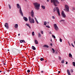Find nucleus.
Returning a JSON list of instances; mask_svg holds the SVG:
<instances>
[{
	"mask_svg": "<svg viewBox=\"0 0 75 75\" xmlns=\"http://www.w3.org/2000/svg\"><path fill=\"white\" fill-rule=\"evenodd\" d=\"M17 7L18 9H19V11L20 14L23 17V11H22V10H21V6H20L19 4H16Z\"/></svg>",
	"mask_w": 75,
	"mask_h": 75,
	"instance_id": "nucleus-1",
	"label": "nucleus"
},
{
	"mask_svg": "<svg viewBox=\"0 0 75 75\" xmlns=\"http://www.w3.org/2000/svg\"><path fill=\"white\" fill-rule=\"evenodd\" d=\"M51 2L52 3H53L54 5L56 7L59 4V2L57 1V0H51Z\"/></svg>",
	"mask_w": 75,
	"mask_h": 75,
	"instance_id": "nucleus-2",
	"label": "nucleus"
},
{
	"mask_svg": "<svg viewBox=\"0 0 75 75\" xmlns=\"http://www.w3.org/2000/svg\"><path fill=\"white\" fill-rule=\"evenodd\" d=\"M33 4L36 9L39 10L40 7V4L38 3L35 2L33 3Z\"/></svg>",
	"mask_w": 75,
	"mask_h": 75,
	"instance_id": "nucleus-3",
	"label": "nucleus"
},
{
	"mask_svg": "<svg viewBox=\"0 0 75 75\" xmlns=\"http://www.w3.org/2000/svg\"><path fill=\"white\" fill-rule=\"evenodd\" d=\"M57 11V12L59 15V16H60V13H59V8L58 7H55L53 9V12H55Z\"/></svg>",
	"mask_w": 75,
	"mask_h": 75,
	"instance_id": "nucleus-4",
	"label": "nucleus"
},
{
	"mask_svg": "<svg viewBox=\"0 0 75 75\" xmlns=\"http://www.w3.org/2000/svg\"><path fill=\"white\" fill-rule=\"evenodd\" d=\"M28 20L30 22V23L31 24H32V23H35V21H34V19L33 18H31L30 16H29Z\"/></svg>",
	"mask_w": 75,
	"mask_h": 75,
	"instance_id": "nucleus-5",
	"label": "nucleus"
},
{
	"mask_svg": "<svg viewBox=\"0 0 75 75\" xmlns=\"http://www.w3.org/2000/svg\"><path fill=\"white\" fill-rule=\"evenodd\" d=\"M65 7L66 9V11L67 12H69V6L68 5H65Z\"/></svg>",
	"mask_w": 75,
	"mask_h": 75,
	"instance_id": "nucleus-6",
	"label": "nucleus"
},
{
	"mask_svg": "<svg viewBox=\"0 0 75 75\" xmlns=\"http://www.w3.org/2000/svg\"><path fill=\"white\" fill-rule=\"evenodd\" d=\"M54 29H55L56 31H58V26L57 25V24H54Z\"/></svg>",
	"mask_w": 75,
	"mask_h": 75,
	"instance_id": "nucleus-7",
	"label": "nucleus"
},
{
	"mask_svg": "<svg viewBox=\"0 0 75 75\" xmlns=\"http://www.w3.org/2000/svg\"><path fill=\"white\" fill-rule=\"evenodd\" d=\"M62 16L63 18H65L66 17V15L64 13V11H62Z\"/></svg>",
	"mask_w": 75,
	"mask_h": 75,
	"instance_id": "nucleus-8",
	"label": "nucleus"
},
{
	"mask_svg": "<svg viewBox=\"0 0 75 75\" xmlns=\"http://www.w3.org/2000/svg\"><path fill=\"white\" fill-rule=\"evenodd\" d=\"M4 26L7 29H8V23H6L5 24Z\"/></svg>",
	"mask_w": 75,
	"mask_h": 75,
	"instance_id": "nucleus-9",
	"label": "nucleus"
},
{
	"mask_svg": "<svg viewBox=\"0 0 75 75\" xmlns=\"http://www.w3.org/2000/svg\"><path fill=\"white\" fill-rule=\"evenodd\" d=\"M34 11L32 10L31 11V16L32 18L34 17Z\"/></svg>",
	"mask_w": 75,
	"mask_h": 75,
	"instance_id": "nucleus-10",
	"label": "nucleus"
},
{
	"mask_svg": "<svg viewBox=\"0 0 75 75\" xmlns=\"http://www.w3.org/2000/svg\"><path fill=\"white\" fill-rule=\"evenodd\" d=\"M23 20H24L25 21H28V18L26 17H23Z\"/></svg>",
	"mask_w": 75,
	"mask_h": 75,
	"instance_id": "nucleus-11",
	"label": "nucleus"
},
{
	"mask_svg": "<svg viewBox=\"0 0 75 75\" xmlns=\"http://www.w3.org/2000/svg\"><path fill=\"white\" fill-rule=\"evenodd\" d=\"M20 41L21 43H23H23H26V42H25V41L24 40H21Z\"/></svg>",
	"mask_w": 75,
	"mask_h": 75,
	"instance_id": "nucleus-12",
	"label": "nucleus"
},
{
	"mask_svg": "<svg viewBox=\"0 0 75 75\" xmlns=\"http://www.w3.org/2000/svg\"><path fill=\"white\" fill-rule=\"evenodd\" d=\"M34 42L35 44H38V40H36L35 39H34Z\"/></svg>",
	"mask_w": 75,
	"mask_h": 75,
	"instance_id": "nucleus-13",
	"label": "nucleus"
},
{
	"mask_svg": "<svg viewBox=\"0 0 75 75\" xmlns=\"http://www.w3.org/2000/svg\"><path fill=\"white\" fill-rule=\"evenodd\" d=\"M67 72L68 75H71V73H70V72H69V69L67 70Z\"/></svg>",
	"mask_w": 75,
	"mask_h": 75,
	"instance_id": "nucleus-14",
	"label": "nucleus"
},
{
	"mask_svg": "<svg viewBox=\"0 0 75 75\" xmlns=\"http://www.w3.org/2000/svg\"><path fill=\"white\" fill-rule=\"evenodd\" d=\"M26 25H27V26H28V27H29V28H31V27H30V25L28 23H26Z\"/></svg>",
	"mask_w": 75,
	"mask_h": 75,
	"instance_id": "nucleus-15",
	"label": "nucleus"
},
{
	"mask_svg": "<svg viewBox=\"0 0 75 75\" xmlns=\"http://www.w3.org/2000/svg\"><path fill=\"white\" fill-rule=\"evenodd\" d=\"M69 57H70V58H72V55L71 54L69 53Z\"/></svg>",
	"mask_w": 75,
	"mask_h": 75,
	"instance_id": "nucleus-16",
	"label": "nucleus"
},
{
	"mask_svg": "<svg viewBox=\"0 0 75 75\" xmlns=\"http://www.w3.org/2000/svg\"><path fill=\"white\" fill-rule=\"evenodd\" d=\"M32 49H33V50H36V48H35V47L34 46H32Z\"/></svg>",
	"mask_w": 75,
	"mask_h": 75,
	"instance_id": "nucleus-17",
	"label": "nucleus"
},
{
	"mask_svg": "<svg viewBox=\"0 0 75 75\" xmlns=\"http://www.w3.org/2000/svg\"><path fill=\"white\" fill-rule=\"evenodd\" d=\"M43 47H46L47 48H49V46H48L46 45H44Z\"/></svg>",
	"mask_w": 75,
	"mask_h": 75,
	"instance_id": "nucleus-18",
	"label": "nucleus"
},
{
	"mask_svg": "<svg viewBox=\"0 0 75 75\" xmlns=\"http://www.w3.org/2000/svg\"><path fill=\"white\" fill-rule=\"evenodd\" d=\"M35 20L36 22V23H37V24H38V23H38V21H37V18H35Z\"/></svg>",
	"mask_w": 75,
	"mask_h": 75,
	"instance_id": "nucleus-19",
	"label": "nucleus"
},
{
	"mask_svg": "<svg viewBox=\"0 0 75 75\" xmlns=\"http://www.w3.org/2000/svg\"><path fill=\"white\" fill-rule=\"evenodd\" d=\"M15 28H18V24H16L15 26Z\"/></svg>",
	"mask_w": 75,
	"mask_h": 75,
	"instance_id": "nucleus-20",
	"label": "nucleus"
},
{
	"mask_svg": "<svg viewBox=\"0 0 75 75\" xmlns=\"http://www.w3.org/2000/svg\"><path fill=\"white\" fill-rule=\"evenodd\" d=\"M32 35L33 36H34L35 35L34 34V32H33L32 33Z\"/></svg>",
	"mask_w": 75,
	"mask_h": 75,
	"instance_id": "nucleus-21",
	"label": "nucleus"
},
{
	"mask_svg": "<svg viewBox=\"0 0 75 75\" xmlns=\"http://www.w3.org/2000/svg\"><path fill=\"white\" fill-rule=\"evenodd\" d=\"M44 25H47V22L46 21L44 22Z\"/></svg>",
	"mask_w": 75,
	"mask_h": 75,
	"instance_id": "nucleus-22",
	"label": "nucleus"
},
{
	"mask_svg": "<svg viewBox=\"0 0 75 75\" xmlns=\"http://www.w3.org/2000/svg\"><path fill=\"white\" fill-rule=\"evenodd\" d=\"M73 65L74 66V67H75V62H72Z\"/></svg>",
	"mask_w": 75,
	"mask_h": 75,
	"instance_id": "nucleus-23",
	"label": "nucleus"
},
{
	"mask_svg": "<svg viewBox=\"0 0 75 75\" xmlns=\"http://www.w3.org/2000/svg\"><path fill=\"white\" fill-rule=\"evenodd\" d=\"M38 37L39 38H40V37H41V34H40V33H38Z\"/></svg>",
	"mask_w": 75,
	"mask_h": 75,
	"instance_id": "nucleus-24",
	"label": "nucleus"
},
{
	"mask_svg": "<svg viewBox=\"0 0 75 75\" xmlns=\"http://www.w3.org/2000/svg\"><path fill=\"white\" fill-rule=\"evenodd\" d=\"M42 8L43 9H45V6H41Z\"/></svg>",
	"mask_w": 75,
	"mask_h": 75,
	"instance_id": "nucleus-25",
	"label": "nucleus"
},
{
	"mask_svg": "<svg viewBox=\"0 0 75 75\" xmlns=\"http://www.w3.org/2000/svg\"><path fill=\"white\" fill-rule=\"evenodd\" d=\"M52 50L53 51V53H55V50H54V48H52Z\"/></svg>",
	"mask_w": 75,
	"mask_h": 75,
	"instance_id": "nucleus-26",
	"label": "nucleus"
},
{
	"mask_svg": "<svg viewBox=\"0 0 75 75\" xmlns=\"http://www.w3.org/2000/svg\"><path fill=\"white\" fill-rule=\"evenodd\" d=\"M40 59L41 61H44V59H43V58H41Z\"/></svg>",
	"mask_w": 75,
	"mask_h": 75,
	"instance_id": "nucleus-27",
	"label": "nucleus"
},
{
	"mask_svg": "<svg viewBox=\"0 0 75 75\" xmlns=\"http://www.w3.org/2000/svg\"><path fill=\"white\" fill-rule=\"evenodd\" d=\"M8 6L9 7V9H11V6L10 5V4H8Z\"/></svg>",
	"mask_w": 75,
	"mask_h": 75,
	"instance_id": "nucleus-28",
	"label": "nucleus"
},
{
	"mask_svg": "<svg viewBox=\"0 0 75 75\" xmlns=\"http://www.w3.org/2000/svg\"><path fill=\"white\" fill-rule=\"evenodd\" d=\"M61 63H62L63 64H64V60L63 59L62 60V61L61 62Z\"/></svg>",
	"mask_w": 75,
	"mask_h": 75,
	"instance_id": "nucleus-29",
	"label": "nucleus"
},
{
	"mask_svg": "<svg viewBox=\"0 0 75 75\" xmlns=\"http://www.w3.org/2000/svg\"><path fill=\"white\" fill-rule=\"evenodd\" d=\"M59 41L61 42H62V39H60Z\"/></svg>",
	"mask_w": 75,
	"mask_h": 75,
	"instance_id": "nucleus-30",
	"label": "nucleus"
},
{
	"mask_svg": "<svg viewBox=\"0 0 75 75\" xmlns=\"http://www.w3.org/2000/svg\"><path fill=\"white\" fill-rule=\"evenodd\" d=\"M52 36L53 38H55V35H52Z\"/></svg>",
	"mask_w": 75,
	"mask_h": 75,
	"instance_id": "nucleus-31",
	"label": "nucleus"
},
{
	"mask_svg": "<svg viewBox=\"0 0 75 75\" xmlns=\"http://www.w3.org/2000/svg\"><path fill=\"white\" fill-rule=\"evenodd\" d=\"M27 72L28 73H29V72H30V70H28L27 71Z\"/></svg>",
	"mask_w": 75,
	"mask_h": 75,
	"instance_id": "nucleus-32",
	"label": "nucleus"
},
{
	"mask_svg": "<svg viewBox=\"0 0 75 75\" xmlns=\"http://www.w3.org/2000/svg\"><path fill=\"white\" fill-rule=\"evenodd\" d=\"M71 45L73 47H74V45H73V43H71Z\"/></svg>",
	"mask_w": 75,
	"mask_h": 75,
	"instance_id": "nucleus-33",
	"label": "nucleus"
},
{
	"mask_svg": "<svg viewBox=\"0 0 75 75\" xmlns=\"http://www.w3.org/2000/svg\"><path fill=\"white\" fill-rule=\"evenodd\" d=\"M71 73H72V72H74V71H73V69H71Z\"/></svg>",
	"mask_w": 75,
	"mask_h": 75,
	"instance_id": "nucleus-34",
	"label": "nucleus"
},
{
	"mask_svg": "<svg viewBox=\"0 0 75 75\" xmlns=\"http://www.w3.org/2000/svg\"><path fill=\"white\" fill-rule=\"evenodd\" d=\"M73 10H75V8L74 7H72Z\"/></svg>",
	"mask_w": 75,
	"mask_h": 75,
	"instance_id": "nucleus-35",
	"label": "nucleus"
},
{
	"mask_svg": "<svg viewBox=\"0 0 75 75\" xmlns=\"http://www.w3.org/2000/svg\"><path fill=\"white\" fill-rule=\"evenodd\" d=\"M52 19H55V17H54V16H52Z\"/></svg>",
	"mask_w": 75,
	"mask_h": 75,
	"instance_id": "nucleus-36",
	"label": "nucleus"
},
{
	"mask_svg": "<svg viewBox=\"0 0 75 75\" xmlns=\"http://www.w3.org/2000/svg\"><path fill=\"white\" fill-rule=\"evenodd\" d=\"M46 27H47V28H50V26H48L46 25Z\"/></svg>",
	"mask_w": 75,
	"mask_h": 75,
	"instance_id": "nucleus-37",
	"label": "nucleus"
},
{
	"mask_svg": "<svg viewBox=\"0 0 75 75\" xmlns=\"http://www.w3.org/2000/svg\"><path fill=\"white\" fill-rule=\"evenodd\" d=\"M68 43L70 46H71V44H70V43H69V41H68Z\"/></svg>",
	"mask_w": 75,
	"mask_h": 75,
	"instance_id": "nucleus-38",
	"label": "nucleus"
},
{
	"mask_svg": "<svg viewBox=\"0 0 75 75\" xmlns=\"http://www.w3.org/2000/svg\"><path fill=\"white\" fill-rule=\"evenodd\" d=\"M64 21V20H61V21H60V22H61V21Z\"/></svg>",
	"mask_w": 75,
	"mask_h": 75,
	"instance_id": "nucleus-39",
	"label": "nucleus"
},
{
	"mask_svg": "<svg viewBox=\"0 0 75 75\" xmlns=\"http://www.w3.org/2000/svg\"><path fill=\"white\" fill-rule=\"evenodd\" d=\"M50 45H51V46H52V44L50 43Z\"/></svg>",
	"mask_w": 75,
	"mask_h": 75,
	"instance_id": "nucleus-40",
	"label": "nucleus"
},
{
	"mask_svg": "<svg viewBox=\"0 0 75 75\" xmlns=\"http://www.w3.org/2000/svg\"><path fill=\"white\" fill-rule=\"evenodd\" d=\"M61 0L62 1H65V0Z\"/></svg>",
	"mask_w": 75,
	"mask_h": 75,
	"instance_id": "nucleus-41",
	"label": "nucleus"
},
{
	"mask_svg": "<svg viewBox=\"0 0 75 75\" xmlns=\"http://www.w3.org/2000/svg\"><path fill=\"white\" fill-rule=\"evenodd\" d=\"M41 73H43V72H44V71H41Z\"/></svg>",
	"mask_w": 75,
	"mask_h": 75,
	"instance_id": "nucleus-42",
	"label": "nucleus"
},
{
	"mask_svg": "<svg viewBox=\"0 0 75 75\" xmlns=\"http://www.w3.org/2000/svg\"><path fill=\"white\" fill-rule=\"evenodd\" d=\"M41 33H42V34H43V31H41Z\"/></svg>",
	"mask_w": 75,
	"mask_h": 75,
	"instance_id": "nucleus-43",
	"label": "nucleus"
},
{
	"mask_svg": "<svg viewBox=\"0 0 75 75\" xmlns=\"http://www.w3.org/2000/svg\"><path fill=\"white\" fill-rule=\"evenodd\" d=\"M66 64H68V62H66Z\"/></svg>",
	"mask_w": 75,
	"mask_h": 75,
	"instance_id": "nucleus-44",
	"label": "nucleus"
},
{
	"mask_svg": "<svg viewBox=\"0 0 75 75\" xmlns=\"http://www.w3.org/2000/svg\"><path fill=\"white\" fill-rule=\"evenodd\" d=\"M3 65H6V64L4 63H3Z\"/></svg>",
	"mask_w": 75,
	"mask_h": 75,
	"instance_id": "nucleus-45",
	"label": "nucleus"
},
{
	"mask_svg": "<svg viewBox=\"0 0 75 75\" xmlns=\"http://www.w3.org/2000/svg\"><path fill=\"white\" fill-rule=\"evenodd\" d=\"M61 73V71H58V73Z\"/></svg>",
	"mask_w": 75,
	"mask_h": 75,
	"instance_id": "nucleus-46",
	"label": "nucleus"
},
{
	"mask_svg": "<svg viewBox=\"0 0 75 75\" xmlns=\"http://www.w3.org/2000/svg\"><path fill=\"white\" fill-rule=\"evenodd\" d=\"M49 34H51V31L50 32Z\"/></svg>",
	"mask_w": 75,
	"mask_h": 75,
	"instance_id": "nucleus-47",
	"label": "nucleus"
},
{
	"mask_svg": "<svg viewBox=\"0 0 75 75\" xmlns=\"http://www.w3.org/2000/svg\"><path fill=\"white\" fill-rule=\"evenodd\" d=\"M18 36H20V33L18 34Z\"/></svg>",
	"mask_w": 75,
	"mask_h": 75,
	"instance_id": "nucleus-48",
	"label": "nucleus"
},
{
	"mask_svg": "<svg viewBox=\"0 0 75 75\" xmlns=\"http://www.w3.org/2000/svg\"><path fill=\"white\" fill-rule=\"evenodd\" d=\"M47 2H49V0H47Z\"/></svg>",
	"mask_w": 75,
	"mask_h": 75,
	"instance_id": "nucleus-49",
	"label": "nucleus"
},
{
	"mask_svg": "<svg viewBox=\"0 0 75 75\" xmlns=\"http://www.w3.org/2000/svg\"><path fill=\"white\" fill-rule=\"evenodd\" d=\"M47 60H46V61H45V62L46 63H47Z\"/></svg>",
	"mask_w": 75,
	"mask_h": 75,
	"instance_id": "nucleus-50",
	"label": "nucleus"
},
{
	"mask_svg": "<svg viewBox=\"0 0 75 75\" xmlns=\"http://www.w3.org/2000/svg\"><path fill=\"white\" fill-rule=\"evenodd\" d=\"M50 41L51 42H52V39H51Z\"/></svg>",
	"mask_w": 75,
	"mask_h": 75,
	"instance_id": "nucleus-51",
	"label": "nucleus"
},
{
	"mask_svg": "<svg viewBox=\"0 0 75 75\" xmlns=\"http://www.w3.org/2000/svg\"><path fill=\"white\" fill-rule=\"evenodd\" d=\"M10 51V50H7V51Z\"/></svg>",
	"mask_w": 75,
	"mask_h": 75,
	"instance_id": "nucleus-52",
	"label": "nucleus"
},
{
	"mask_svg": "<svg viewBox=\"0 0 75 75\" xmlns=\"http://www.w3.org/2000/svg\"><path fill=\"white\" fill-rule=\"evenodd\" d=\"M2 72L1 71H0V72Z\"/></svg>",
	"mask_w": 75,
	"mask_h": 75,
	"instance_id": "nucleus-53",
	"label": "nucleus"
},
{
	"mask_svg": "<svg viewBox=\"0 0 75 75\" xmlns=\"http://www.w3.org/2000/svg\"><path fill=\"white\" fill-rule=\"evenodd\" d=\"M59 58H60L59 59H61V57H59Z\"/></svg>",
	"mask_w": 75,
	"mask_h": 75,
	"instance_id": "nucleus-54",
	"label": "nucleus"
},
{
	"mask_svg": "<svg viewBox=\"0 0 75 75\" xmlns=\"http://www.w3.org/2000/svg\"><path fill=\"white\" fill-rule=\"evenodd\" d=\"M25 1H27V0H25Z\"/></svg>",
	"mask_w": 75,
	"mask_h": 75,
	"instance_id": "nucleus-55",
	"label": "nucleus"
}]
</instances>
